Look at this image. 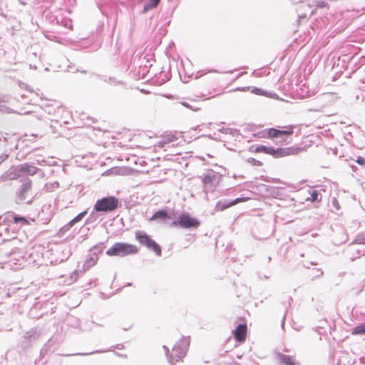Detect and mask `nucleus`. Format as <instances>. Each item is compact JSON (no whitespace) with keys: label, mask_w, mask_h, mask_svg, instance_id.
Instances as JSON below:
<instances>
[{"label":"nucleus","mask_w":365,"mask_h":365,"mask_svg":"<svg viewBox=\"0 0 365 365\" xmlns=\"http://www.w3.org/2000/svg\"><path fill=\"white\" fill-rule=\"evenodd\" d=\"M17 170L20 173H25L29 175H34L39 171V168L33 165L24 163L20 165L18 167Z\"/></svg>","instance_id":"obj_11"},{"label":"nucleus","mask_w":365,"mask_h":365,"mask_svg":"<svg viewBox=\"0 0 365 365\" xmlns=\"http://www.w3.org/2000/svg\"><path fill=\"white\" fill-rule=\"evenodd\" d=\"M139 248L133 244L128 242H116L106 251V255L110 257H125L138 254Z\"/></svg>","instance_id":"obj_1"},{"label":"nucleus","mask_w":365,"mask_h":365,"mask_svg":"<svg viewBox=\"0 0 365 365\" xmlns=\"http://www.w3.org/2000/svg\"><path fill=\"white\" fill-rule=\"evenodd\" d=\"M31 188V182H29L28 183L25 184L22 188V190L21 191L20 196L22 198L25 197V195L29 192V190Z\"/></svg>","instance_id":"obj_18"},{"label":"nucleus","mask_w":365,"mask_h":365,"mask_svg":"<svg viewBox=\"0 0 365 365\" xmlns=\"http://www.w3.org/2000/svg\"><path fill=\"white\" fill-rule=\"evenodd\" d=\"M96 261H97V258H96V259L90 258L89 260L88 261V263L89 264V265L92 266L96 263Z\"/></svg>","instance_id":"obj_27"},{"label":"nucleus","mask_w":365,"mask_h":365,"mask_svg":"<svg viewBox=\"0 0 365 365\" xmlns=\"http://www.w3.org/2000/svg\"><path fill=\"white\" fill-rule=\"evenodd\" d=\"M239 90H240V91H249V90H250V88H249V87H248V88H242V89H239Z\"/></svg>","instance_id":"obj_29"},{"label":"nucleus","mask_w":365,"mask_h":365,"mask_svg":"<svg viewBox=\"0 0 365 365\" xmlns=\"http://www.w3.org/2000/svg\"><path fill=\"white\" fill-rule=\"evenodd\" d=\"M160 0H149V4L145 6V9H148L151 8H154L158 5Z\"/></svg>","instance_id":"obj_24"},{"label":"nucleus","mask_w":365,"mask_h":365,"mask_svg":"<svg viewBox=\"0 0 365 365\" xmlns=\"http://www.w3.org/2000/svg\"><path fill=\"white\" fill-rule=\"evenodd\" d=\"M233 334L236 341L240 343L244 342L246 340L247 334V325L245 324L238 325L233 331Z\"/></svg>","instance_id":"obj_10"},{"label":"nucleus","mask_w":365,"mask_h":365,"mask_svg":"<svg viewBox=\"0 0 365 365\" xmlns=\"http://www.w3.org/2000/svg\"><path fill=\"white\" fill-rule=\"evenodd\" d=\"M135 239L140 244L153 250L156 255H161L162 251L160 246L145 232L141 231L135 232Z\"/></svg>","instance_id":"obj_3"},{"label":"nucleus","mask_w":365,"mask_h":365,"mask_svg":"<svg viewBox=\"0 0 365 365\" xmlns=\"http://www.w3.org/2000/svg\"><path fill=\"white\" fill-rule=\"evenodd\" d=\"M332 204L334 205V206L336 208V210H339L340 208V206H339V203L337 200L336 198H333L332 200Z\"/></svg>","instance_id":"obj_26"},{"label":"nucleus","mask_w":365,"mask_h":365,"mask_svg":"<svg viewBox=\"0 0 365 365\" xmlns=\"http://www.w3.org/2000/svg\"><path fill=\"white\" fill-rule=\"evenodd\" d=\"M182 105L186 108H192L191 106L189 105V103H186V102H182L181 103Z\"/></svg>","instance_id":"obj_28"},{"label":"nucleus","mask_w":365,"mask_h":365,"mask_svg":"<svg viewBox=\"0 0 365 365\" xmlns=\"http://www.w3.org/2000/svg\"><path fill=\"white\" fill-rule=\"evenodd\" d=\"M308 200H309L311 202L321 201V198H319V193L316 190H314L311 192V197Z\"/></svg>","instance_id":"obj_22"},{"label":"nucleus","mask_w":365,"mask_h":365,"mask_svg":"<svg viewBox=\"0 0 365 365\" xmlns=\"http://www.w3.org/2000/svg\"><path fill=\"white\" fill-rule=\"evenodd\" d=\"M251 92L260 96H267V92L259 88H252Z\"/></svg>","instance_id":"obj_20"},{"label":"nucleus","mask_w":365,"mask_h":365,"mask_svg":"<svg viewBox=\"0 0 365 365\" xmlns=\"http://www.w3.org/2000/svg\"><path fill=\"white\" fill-rule=\"evenodd\" d=\"M177 140V138L173 135H165L162 140L159 142L160 145L163 147L165 144L170 143L174 142Z\"/></svg>","instance_id":"obj_15"},{"label":"nucleus","mask_w":365,"mask_h":365,"mask_svg":"<svg viewBox=\"0 0 365 365\" xmlns=\"http://www.w3.org/2000/svg\"><path fill=\"white\" fill-rule=\"evenodd\" d=\"M202 181L205 187H215L220 184L222 177L218 173L209 170L204 174Z\"/></svg>","instance_id":"obj_7"},{"label":"nucleus","mask_w":365,"mask_h":365,"mask_svg":"<svg viewBox=\"0 0 365 365\" xmlns=\"http://www.w3.org/2000/svg\"><path fill=\"white\" fill-rule=\"evenodd\" d=\"M272 147H267L264 145H259L255 148V153H264L266 154L271 155L272 154Z\"/></svg>","instance_id":"obj_16"},{"label":"nucleus","mask_w":365,"mask_h":365,"mask_svg":"<svg viewBox=\"0 0 365 365\" xmlns=\"http://www.w3.org/2000/svg\"><path fill=\"white\" fill-rule=\"evenodd\" d=\"M353 335H362L365 334V322L359 324L351 331Z\"/></svg>","instance_id":"obj_14"},{"label":"nucleus","mask_w":365,"mask_h":365,"mask_svg":"<svg viewBox=\"0 0 365 365\" xmlns=\"http://www.w3.org/2000/svg\"><path fill=\"white\" fill-rule=\"evenodd\" d=\"M271 155L274 158H283L289 155L298 154L302 151V148L295 147H287L284 148L274 149L272 148Z\"/></svg>","instance_id":"obj_8"},{"label":"nucleus","mask_w":365,"mask_h":365,"mask_svg":"<svg viewBox=\"0 0 365 365\" xmlns=\"http://www.w3.org/2000/svg\"><path fill=\"white\" fill-rule=\"evenodd\" d=\"M279 359L281 363L284 364V365H296L292 356L279 354Z\"/></svg>","instance_id":"obj_13"},{"label":"nucleus","mask_w":365,"mask_h":365,"mask_svg":"<svg viewBox=\"0 0 365 365\" xmlns=\"http://www.w3.org/2000/svg\"><path fill=\"white\" fill-rule=\"evenodd\" d=\"M356 163L361 165H365V159L363 157L359 156L356 159Z\"/></svg>","instance_id":"obj_25"},{"label":"nucleus","mask_w":365,"mask_h":365,"mask_svg":"<svg viewBox=\"0 0 365 365\" xmlns=\"http://www.w3.org/2000/svg\"><path fill=\"white\" fill-rule=\"evenodd\" d=\"M189 345L190 341L187 338L180 339L175 344L169 356L170 365H175L177 363L182 362V359L187 354Z\"/></svg>","instance_id":"obj_2"},{"label":"nucleus","mask_w":365,"mask_h":365,"mask_svg":"<svg viewBox=\"0 0 365 365\" xmlns=\"http://www.w3.org/2000/svg\"><path fill=\"white\" fill-rule=\"evenodd\" d=\"M283 130L271 128L266 130L263 133H259L257 135L262 138L269 139L277 138L282 136L290 137L294 133V125H287L283 128Z\"/></svg>","instance_id":"obj_4"},{"label":"nucleus","mask_w":365,"mask_h":365,"mask_svg":"<svg viewBox=\"0 0 365 365\" xmlns=\"http://www.w3.org/2000/svg\"><path fill=\"white\" fill-rule=\"evenodd\" d=\"M118 205V200L113 196L103 197L96 201L94 210L96 212H111Z\"/></svg>","instance_id":"obj_5"},{"label":"nucleus","mask_w":365,"mask_h":365,"mask_svg":"<svg viewBox=\"0 0 365 365\" xmlns=\"http://www.w3.org/2000/svg\"><path fill=\"white\" fill-rule=\"evenodd\" d=\"M318 6H321V7H324V3H322L321 4H319Z\"/></svg>","instance_id":"obj_30"},{"label":"nucleus","mask_w":365,"mask_h":365,"mask_svg":"<svg viewBox=\"0 0 365 365\" xmlns=\"http://www.w3.org/2000/svg\"><path fill=\"white\" fill-rule=\"evenodd\" d=\"M200 225V222L192 217L189 213L182 212L180 215L178 220L172 223L173 227H180L185 229L197 228Z\"/></svg>","instance_id":"obj_6"},{"label":"nucleus","mask_w":365,"mask_h":365,"mask_svg":"<svg viewBox=\"0 0 365 365\" xmlns=\"http://www.w3.org/2000/svg\"><path fill=\"white\" fill-rule=\"evenodd\" d=\"M86 214V212H81L76 217H75L72 220H71L68 223V225L70 227H73L76 223L80 222L83 219V217L85 216Z\"/></svg>","instance_id":"obj_17"},{"label":"nucleus","mask_w":365,"mask_h":365,"mask_svg":"<svg viewBox=\"0 0 365 365\" xmlns=\"http://www.w3.org/2000/svg\"><path fill=\"white\" fill-rule=\"evenodd\" d=\"M247 162L253 165V166H262L263 165L262 162H261L260 160H256L253 158H250L247 160Z\"/></svg>","instance_id":"obj_21"},{"label":"nucleus","mask_w":365,"mask_h":365,"mask_svg":"<svg viewBox=\"0 0 365 365\" xmlns=\"http://www.w3.org/2000/svg\"><path fill=\"white\" fill-rule=\"evenodd\" d=\"M170 218L168 212L165 210H160L155 212L153 216L150 218V221H155L157 220H165L166 219Z\"/></svg>","instance_id":"obj_12"},{"label":"nucleus","mask_w":365,"mask_h":365,"mask_svg":"<svg viewBox=\"0 0 365 365\" xmlns=\"http://www.w3.org/2000/svg\"><path fill=\"white\" fill-rule=\"evenodd\" d=\"M250 200V197H237L235 200H233L232 202L229 203H225L222 201H218L215 205V210L217 211H224L225 210L234 206L240 202H244L249 201Z\"/></svg>","instance_id":"obj_9"},{"label":"nucleus","mask_w":365,"mask_h":365,"mask_svg":"<svg viewBox=\"0 0 365 365\" xmlns=\"http://www.w3.org/2000/svg\"><path fill=\"white\" fill-rule=\"evenodd\" d=\"M14 222L15 223H19V222H24L26 225H29L30 224L29 221L26 218H25L24 217L15 216L14 217Z\"/></svg>","instance_id":"obj_23"},{"label":"nucleus","mask_w":365,"mask_h":365,"mask_svg":"<svg viewBox=\"0 0 365 365\" xmlns=\"http://www.w3.org/2000/svg\"><path fill=\"white\" fill-rule=\"evenodd\" d=\"M31 188V182H29L28 183L25 184L22 188V190L21 191L20 196L22 198L25 197V195L29 192V190Z\"/></svg>","instance_id":"obj_19"}]
</instances>
